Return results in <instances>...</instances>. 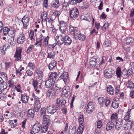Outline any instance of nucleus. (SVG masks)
<instances>
[{
    "label": "nucleus",
    "mask_w": 134,
    "mask_h": 134,
    "mask_svg": "<svg viewBox=\"0 0 134 134\" xmlns=\"http://www.w3.org/2000/svg\"><path fill=\"white\" fill-rule=\"evenodd\" d=\"M47 110L49 114H50L52 115L54 114L57 111V109L54 105H49L48 107L47 108Z\"/></svg>",
    "instance_id": "nucleus-16"
},
{
    "label": "nucleus",
    "mask_w": 134,
    "mask_h": 134,
    "mask_svg": "<svg viewBox=\"0 0 134 134\" xmlns=\"http://www.w3.org/2000/svg\"><path fill=\"white\" fill-rule=\"evenodd\" d=\"M106 17V15H105L104 13L103 12L102 13V14L100 15V19H104Z\"/></svg>",
    "instance_id": "nucleus-63"
},
{
    "label": "nucleus",
    "mask_w": 134,
    "mask_h": 134,
    "mask_svg": "<svg viewBox=\"0 0 134 134\" xmlns=\"http://www.w3.org/2000/svg\"><path fill=\"white\" fill-rule=\"evenodd\" d=\"M57 62L55 60H53L50 62L48 65L49 69L51 70L54 69L56 67Z\"/></svg>",
    "instance_id": "nucleus-24"
},
{
    "label": "nucleus",
    "mask_w": 134,
    "mask_h": 134,
    "mask_svg": "<svg viewBox=\"0 0 134 134\" xmlns=\"http://www.w3.org/2000/svg\"><path fill=\"white\" fill-rule=\"evenodd\" d=\"M22 49H17L14 55L15 58V60L18 61L21 59V53Z\"/></svg>",
    "instance_id": "nucleus-20"
},
{
    "label": "nucleus",
    "mask_w": 134,
    "mask_h": 134,
    "mask_svg": "<svg viewBox=\"0 0 134 134\" xmlns=\"http://www.w3.org/2000/svg\"><path fill=\"white\" fill-rule=\"evenodd\" d=\"M58 88L56 86H55L54 88H51L47 92V95L48 97L49 98H53L55 95V90L57 89Z\"/></svg>",
    "instance_id": "nucleus-10"
},
{
    "label": "nucleus",
    "mask_w": 134,
    "mask_h": 134,
    "mask_svg": "<svg viewBox=\"0 0 134 134\" xmlns=\"http://www.w3.org/2000/svg\"><path fill=\"white\" fill-rule=\"evenodd\" d=\"M7 45L6 44H4L3 47L2 49L1 50V52L3 54L5 53V50L6 49V47Z\"/></svg>",
    "instance_id": "nucleus-62"
},
{
    "label": "nucleus",
    "mask_w": 134,
    "mask_h": 134,
    "mask_svg": "<svg viewBox=\"0 0 134 134\" xmlns=\"http://www.w3.org/2000/svg\"><path fill=\"white\" fill-rule=\"evenodd\" d=\"M123 120L121 119H118L117 120L115 126V129L116 130H119L122 127L123 124Z\"/></svg>",
    "instance_id": "nucleus-19"
},
{
    "label": "nucleus",
    "mask_w": 134,
    "mask_h": 134,
    "mask_svg": "<svg viewBox=\"0 0 134 134\" xmlns=\"http://www.w3.org/2000/svg\"><path fill=\"white\" fill-rule=\"evenodd\" d=\"M4 91H2L0 92V98L1 99H3L5 98L6 97V95L5 94V92H3Z\"/></svg>",
    "instance_id": "nucleus-47"
},
{
    "label": "nucleus",
    "mask_w": 134,
    "mask_h": 134,
    "mask_svg": "<svg viewBox=\"0 0 134 134\" xmlns=\"http://www.w3.org/2000/svg\"><path fill=\"white\" fill-rule=\"evenodd\" d=\"M48 0H44L43 2V7L46 8H48Z\"/></svg>",
    "instance_id": "nucleus-60"
},
{
    "label": "nucleus",
    "mask_w": 134,
    "mask_h": 134,
    "mask_svg": "<svg viewBox=\"0 0 134 134\" xmlns=\"http://www.w3.org/2000/svg\"><path fill=\"white\" fill-rule=\"evenodd\" d=\"M34 110L32 109H29L27 115L29 117L32 118L34 116Z\"/></svg>",
    "instance_id": "nucleus-35"
},
{
    "label": "nucleus",
    "mask_w": 134,
    "mask_h": 134,
    "mask_svg": "<svg viewBox=\"0 0 134 134\" xmlns=\"http://www.w3.org/2000/svg\"><path fill=\"white\" fill-rule=\"evenodd\" d=\"M47 13L46 12H43L41 14V18L43 21L45 22L47 21L46 17Z\"/></svg>",
    "instance_id": "nucleus-39"
},
{
    "label": "nucleus",
    "mask_w": 134,
    "mask_h": 134,
    "mask_svg": "<svg viewBox=\"0 0 134 134\" xmlns=\"http://www.w3.org/2000/svg\"><path fill=\"white\" fill-rule=\"evenodd\" d=\"M84 126L82 125H79L77 130V134H82Z\"/></svg>",
    "instance_id": "nucleus-38"
},
{
    "label": "nucleus",
    "mask_w": 134,
    "mask_h": 134,
    "mask_svg": "<svg viewBox=\"0 0 134 134\" xmlns=\"http://www.w3.org/2000/svg\"><path fill=\"white\" fill-rule=\"evenodd\" d=\"M134 69L133 68V69H132V68H131V69H129L127 71H126L127 75L129 76L132 75L133 72L132 70Z\"/></svg>",
    "instance_id": "nucleus-50"
},
{
    "label": "nucleus",
    "mask_w": 134,
    "mask_h": 134,
    "mask_svg": "<svg viewBox=\"0 0 134 134\" xmlns=\"http://www.w3.org/2000/svg\"><path fill=\"white\" fill-rule=\"evenodd\" d=\"M133 122L131 121H128L126 123L127 127V129H129L131 128V125Z\"/></svg>",
    "instance_id": "nucleus-46"
},
{
    "label": "nucleus",
    "mask_w": 134,
    "mask_h": 134,
    "mask_svg": "<svg viewBox=\"0 0 134 134\" xmlns=\"http://www.w3.org/2000/svg\"><path fill=\"white\" fill-rule=\"evenodd\" d=\"M13 36L10 37L8 40V42L12 46H14L16 43V42L14 40Z\"/></svg>",
    "instance_id": "nucleus-27"
},
{
    "label": "nucleus",
    "mask_w": 134,
    "mask_h": 134,
    "mask_svg": "<svg viewBox=\"0 0 134 134\" xmlns=\"http://www.w3.org/2000/svg\"><path fill=\"white\" fill-rule=\"evenodd\" d=\"M34 46L33 45H31L30 47H29L26 51L27 53V54L29 53L31 51L32 49L34 48Z\"/></svg>",
    "instance_id": "nucleus-51"
},
{
    "label": "nucleus",
    "mask_w": 134,
    "mask_h": 134,
    "mask_svg": "<svg viewBox=\"0 0 134 134\" xmlns=\"http://www.w3.org/2000/svg\"><path fill=\"white\" fill-rule=\"evenodd\" d=\"M126 86L127 88L130 89L134 88V84L130 80H128L126 83Z\"/></svg>",
    "instance_id": "nucleus-32"
},
{
    "label": "nucleus",
    "mask_w": 134,
    "mask_h": 134,
    "mask_svg": "<svg viewBox=\"0 0 134 134\" xmlns=\"http://www.w3.org/2000/svg\"><path fill=\"white\" fill-rule=\"evenodd\" d=\"M16 32L17 31L14 28L9 29L8 35H9V34H10L12 35L11 37L13 36L14 37V36H15V35L16 34Z\"/></svg>",
    "instance_id": "nucleus-37"
},
{
    "label": "nucleus",
    "mask_w": 134,
    "mask_h": 134,
    "mask_svg": "<svg viewBox=\"0 0 134 134\" xmlns=\"http://www.w3.org/2000/svg\"><path fill=\"white\" fill-rule=\"evenodd\" d=\"M64 44L66 46L70 45L72 42L71 38L68 36H65L64 37Z\"/></svg>",
    "instance_id": "nucleus-21"
},
{
    "label": "nucleus",
    "mask_w": 134,
    "mask_h": 134,
    "mask_svg": "<svg viewBox=\"0 0 134 134\" xmlns=\"http://www.w3.org/2000/svg\"><path fill=\"white\" fill-rule=\"evenodd\" d=\"M104 76L106 79L111 78L115 74V71L114 70L111 69H106L104 72Z\"/></svg>",
    "instance_id": "nucleus-5"
},
{
    "label": "nucleus",
    "mask_w": 134,
    "mask_h": 134,
    "mask_svg": "<svg viewBox=\"0 0 134 134\" xmlns=\"http://www.w3.org/2000/svg\"><path fill=\"white\" fill-rule=\"evenodd\" d=\"M32 96L34 98L35 100L36 101L37 103H40L39 102V98L38 97L35 96L34 93H33Z\"/></svg>",
    "instance_id": "nucleus-58"
},
{
    "label": "nucleus",
    "mask_w": 134,
    "mask_h": 134,
    "mask_svg": "<svg viewBox=\"0 0 134 134\" xmlns=\"http://www.w3.org/2000/svg\"><path fill=\"white\" fill-rule=\"evenodd\" d=\"M114 124L112 122L109 121L108 122L107 124L106 130L107 131H109L114 126Z\"/></svg>",
    "instance_id": "nucleus-26"
},
{
    "label": "nucleus",
    "mask_w": 134,
    "mask_h": 134,
    "mask_svg": "<svg viewBox=\"0 0 134 134\" xmlns=\"http://www.w3.org/2000/svg\"><path fill=\"white\" fill-rule=\"evenodd\" d=\"M25 35L23 32L19 34L17 38V41L18 43L21 44L23 43L25 40Z\"/></svg>",
    "instance_id": "nucleus-13"
},
{
    "label": "nucleus",
    "mask_w": 134,
    "mask_h": 134,
    "mask_svg": "<svg viewBox=\"0 0 134 134\" xmlns=\"http://www.w3.org/2000/svg\"><path fill=\"white\" fill-rule=\"evenodd\" d=\"M81 18H83V19L89 21H90V16L88 14H85L83 16H82Z\"/></svg>",
    "instance_id": "nucleus-41"
},
{
    "label": "nucleus",
    "mask_w": 134,
    "mask_h": 134,
    "mask_svg": "<svg viewBox=\"0 0 134 134\" xmlns=\"http://www.w3.org/2000/svg\"><path fill=\"white\" fill-rule=\"evenodd\" d=\"M57 101L60 103V105L61 107H64L65 106V105L66 103V101L64 99H60V98H57Z\"/></svg>",
    "instance_id": "nucleus-33"
},
{
    "label": "nucleus",
    "mask_w": 134,
    "mask_h": 134,
    "mask_svg": "<svg viewBox=\"0 0 134 134\" xmlns=\"http://www.w3.org/2000/svg\"><path fill=\"white\" fill-rule=\"evenodd\" d=\"M104 100V98L102 97H99L98 99V102L100 105L103 104Z\"/></svg>",
    "instance_id": "nucleus-53"
},
{
    "label": "nucleus",
    "mask_w": 134,
    "mask_h": 134,
    "mask_svg": "<svg viewBox=\"0 0 134 134\" xmlns=\"http://www.w3.org/2000/svg\"><path fill=\"white\" fill-rule=\"evenodd\" d=\"M70 18L72 20H75L78 17L79 12L78 9L76 8L71 9L70 11Z\"/></svg>",
    "instance_id": "nucleus-4"
},
{
    "label": "nucleus",
    "mask_w": 134,
    "mask_h": 134,
    "mask_svg": "<svg viewBox=\"0 0 134 134\" xmlns=\"http://www.w3.org/2000/svg\"><path fill=\"white\" fill-rule=\"evenodd\" d=\"M32 85L35 91L39 93L40 92L39 90L41 88V83L39 82L36 80H33L32 81Z\"/></svg>",
    "instance_id": "nucleus-12"
},
{
    "label": "nucleus",
    "mask_w": 134,
    "mask_h": 134,
    "mask_svg": "<svg viewBox=\"0 0 134 134\" xmlns=\"http://www.w3.org/2000/svg\"><path fill=\"white\" fill-rule=\"evenodd\" d=\"M111 106L114 108H117L119 106L118 103L115 100H113Z\"/></svg>",
    "instance_id": "nucleus-44"
},
{
    "label": "nucleus",
    "mask_w": 134,
    "mask_h": 134,
    "mask_svg": "<svg viewBox=\"0 0 134 134\" xmlns=\"http://www.w3.org/2000/svg\"><path fill=\"white\" fill-rule=\"evenodd\" d=\"M99 61V59L97 57H92L90 59V66L93 68L95 67L97 62Z\"/></svg>",
    "instance_id": "nucleus-15"
},
{
    "label": "nucleus",
    "mask_w": 134,
    "mask_h": 134,
    "mask_svg": "<svg viewBox=\"0 0 134 134\" xmlns=\"http://www.w3.org/2000/svg\"><path fill=\"white\" fill-rule=\"evenodd\" d=\"M29 99L28 96L23 94L21 95V100L23 103H27L28 102Z\"/></svg>",
    "instance_id": "nucleus-29"
},
{
    "label": "nucleus",
    "mask_w": 134,
    "mask_h": 134,
    "mask_svg": "<svg viewBox=\"0 0 134 134\" xmlns=\"http://www.w3.org/2000/svg\"><path fill=\"white\" fill-rule=\"evenodd\" d=\"M126 43L127 45H132L134 44V39L131 37H128L126 38Z\"/></svg>",
    "instance_id": "nucleus-22"
},
{
    "label": "nucleus",
    "mask_w": 134,
    "mask_h": 134,
    "mask_svg": "<svg viewBox=\"0 0 134 134\" xmlns=\"http://www.w3.org/2000/svg\"><path fill=\"white\" fill-rule=\"evenodd\" d=\"M56 74L53 73H52L50 75L47 80L45 82V84L46 87L48 88H53V87L54 85L55 81L56 79Z\"/></svg>",
    "instance_id": "nucleus-3"
},
{
    "label": "nucleus",
    "mask_w": 134,
    "mask_h": 134,
    "mask_svg": "<svg viewBox=\"0 0 134 134\" xmlns=\"http://www.w3.org/2000/svg\"><path fill=\"white\" fill-rule=\"evenodd\" d=\"M17 121V120H9L8 121V122L10 124L11 127L12 128H13L16 126Z\"/></svg>",
    "instance_id": "nucleus-31"
},
{
    "label": "nucleus",
    "mask_w": 134,
    "mask_h": 134,
    "mask_svg": "<svg viewBox=\"0 0 134 134\" xmlns=\"http://www.w3.org/2000/svg\"><path fill=\"white\" fill-rule=\"evenodd\" d=\"M36 73L40 78H41L43 77V71L42 70H37L36 71Z\"/></svg>",
    "instance_id": "nucleus-49"
},
{
    "label": "nucleus",
    "mask_w": 134,
    "mask_h": 134,
    "mask_svg": "<svg viewBox=\"0 0 134 134\" xmlns=\"http://www.w3.org/2000/svg\"><path fill=\"white\" fill-rule=\"evenodd\" d=\"M55 40L57 42V44L59 46L64 44V38L62 35L57 36L55 37Z\"/></svg>",
    "instance_id": "nucleus-17"
},
{
    "label": "nucleus",
    "mask_w": 134,
    "mask_h": 134,
    "mask_svg": "<svg viewBox=\"0 0 134 134\" xmlns=\"http://www.w3.org/2000/svg\"><path fill=\"white\" fill-rule=\"evenodd\" d=\"M56 74L57 78L59 79H63L65 84H67L69 81V77L68 73L67 72L59 70L57 74L56 72L53 73Z\"/></svg>",
    "instance_id": "nucleus-2"
},
{
    "label": "nucleus",
    "mask_w": 134,
    "mask_h": 134,
    "mask_svg": "<svg viewBox=\"0 0 134 134\" xmlns=\"http://www.w3.org/2000/svg\"><path fill=\"white\" fill-rule=\"evenodd\" d=\"M118 118V115L116 113L113 114L111 116V121L113 122H116Z\"/></svg>",
    "instance_id": "nucleus-36"
},
{
    "label": "nucleus",
    "mask_w": 134,
    "mask_h": 134,
    "mask_svg": "<svg viewBox=\"0 0 134 134\" xmlns=\"http://www.w3.org/2000/svg\"><path fill=\"white\" fill-rule=\"evenodd\" d=\"M49 39V37L48 36L45 38L44 40L43 43L46 46H47L48 44Z\"/></svg>",
    "instance_id": "nucleus-52"
},
{
    "label": "nucleus",
    "mask_w": 134,
    "mask_h": 134,
    "mask_svg": "<svg viewBox=\"0 0 134 134\" xmlns=\"http://www.w3.org/2000/svg\"><path fill=\"white\" fill-rule=\"evenodd\" d=\"M105 105L106 107H107L110 102V99L109 98H106L104 100Z\"/></svg>",
    "instance_id": "nucleus-54"
},
{
    "label": "nucleus",
    "mask_w": 134,
    "mask_h": 134,
    "mask_svg": "<svg viewBox=\"0 0 134 134\" xmlns=\"http://www.w3.org/2000/svg\"><path fill=\"white\" fill-rule=\"evenodd\" d=\"M51 5L52 7L55 8H58L59 5V1L58 0H54L51 3Z\"/></svg>",
    "instance_id": "nucleus-25"
},
{
    "label": "nucleus",
    "mask_w": 134,
    "mask_h": 134,
    "mask_svg": "<svg viewBox=\"0 0 134 134\" xmlns=\"http://www.w3.org/2000/svg\"><path fill=\"white\" fill-rule=\"evenodd\" d=\"M78 120L80 124V125H82L84 120L83 116V115H81L79 116Z\"/></svg>",
    "instance_id": "nucleus-45"
},
{
    "label": "nucleus",
    "mask_w": 134,
    "mask_h": 134,
    "mask_svg": "<svg viewBox=\"0 0 134 134\" xmlns=\"http://www.w3.org/2000/svg\"><path fill=\"white\" fill-rule=\"evenodd\" d=\"M23 24V27L24 29H26L29 25V19L27 15L24 16L21 20Z\"/></svg>",
    "instance_id": "nucleus-14"
},
{
    "label": "nucleus",
    "mask_w": 134,
    "mask_h": 134,
    "mask_svg": "<svg viewBox=\"0 0 134 134\" xmlns=\"http://www.w3.org/2000/svg\"><path fill=\"white\" fill-rule=\"evenodd\" d=\"M81 9H87L89 7L88 3L87 2L83 3L82 5L80 7Z\"/></svg>",
    "instance_id": "nucleus-43"
},
{
    "label": "nucleus",
    "mask_w": 134,
    "mask_h": 134,
    "mask_svg": "<svg viewBox=\"0 0 134 134\" xmlns=\"http://www.w3.org/2000/svg\"><path fill=\"white\" fill-rule=\"evenodd\" d=\"M129 114L128 113H126L125 114V116L124 118V120L126 121H129Z\"/></svg>",
    "instance_id": "nucleus-64"
},
{
    "label": "nucleus",
    "mask_w": 134,
    "mask_h": 134,
    "mask_svg": "<svg viewBox=\"0 0 134 134\" xmlns=\"http://www.w3.org/2000/svg\"><path fill=\"white\" fill-rule=\"evenodd\" d=\"M94 104L93 102H90L88 103L86 109V112L88 114H91L94 110Z\"/></svg>",
    "instance_id": "nucleus-9"
},
{
    "label": "nucleus",
    "mask_w": 134,
    "mask_h": 134,
    "mask_svg": "<svg viewBox=\"0 0 134 134\" xmlns=\"http://www.w3.org/2000/svg\"><path fill=\"white\" fill-rule=\"evenodd\" d=\"M26 73L27 75L30 76H32L33 75V72L30 70H28L26 71Z\"/></svg>",
    "instance_id": "nucleus-55"
},
{
    "label": "nucleus",
    "mask_w": 134,
    "mask_h": 134,
    "mask_svg": "<svg viewBox=\"0 0 134 134\" xmlns=\"http://www.w3.org/2000/svg\"><path fill=\"white\" fill-rule=\"evenodd\" d=\"M116 73L118 78H120L121 75V69L120 67H118L116 70Z\"/></svg>",
    "instance_id": "nucleus-34"
},
{
    "label": "nucleus",
    "mask_w": 134,
    "mask_h": 134,
    "mask_svg": "<svg viewBox=\"0 0 134 134\" xmlns=\"http://www.w3.org/2000/svg\"><path fill=\"white\" fill-rule=\"evenodd\" d=\"M76 131V127L75 126H70L69 131V134H75Z\"/></svg>",
    "instance_id": "nucleus-30"
},
{
    "label": "nucleus",
    "mask_w": 134,
    "mask_h": 134,
    "mask_svg": "<svg viewBox=\"0 0 134 134\" xmlns=\"http://www.w3.org/2000/svg\"><path fill=\"white\" fill-rule=\"evenodd\" d=\"M69 31L70 33L74 35V37L76 40L78 39L81 41H83L85 40L86 36L81 34L77 27H73L70 25L69 26Z\"/></svg>",
    "instance_id": "nucleus-1"
},
{
    "label": "nucleus",
    "mask_w": 134,
    "mask_h": 134,
    "mask_svg": "<svg viewBox=\"0 0 134 134\" xmlns=\"http://www.w3.org/2000/svg\"><path fill=\"white\" fill-rule=\"evenodd\" d=\"M107 91L108 93L110 94H114V88L111 86L109 85L107 87Z\"/></svg>",
    "instance_id": "nucleus-28"
},
{
    "label": "nucleus",
    "mask_w": 134,
    "mask_h": 134,
    "mask_svg": "<svg viewBox=\"0 0 134 134\" xmlns=\"http://www.w3.org/2000/svg\"><path fill=\"white\" fill-rule=\"evenodd\" d=\"M28 66L30 69H33L34 68H35V65L34 64L32 63H29Z\"/></svg>",
    "instance_id": "nucleus-57"
},
{
    "label": "nucleus",
    "mask_w": 134,
    "mask_h": 134,
    "mask_svg": "<svg viewBox=\"0 0 134 134\" xmlns=\"http://www.w3.org/2000/svg\"><path fill=\"white\" fill-rule=\"evenodd\" d=\"M59 29L61 33L63 34L65 33L68 28V26L67 23L63 21L60 22Z\"/></svg>",
    "instance_id": "nucleus-6"
},
{
    "label": "nucleus",
    "mask_w": 134,
    "mask_h": 134,
    "mask_svg": "<svg viewBox=\"0 0 134 134\" xmlns=\"http://www.w3.org/2000/svg\"><path fill=\"white\" fill-rule=\"evenodd\" d=\"M7 86V83L4 82L2 78L0 77V92L6 90Z\"/></svg>",
    "instance_id": "nucleus-18"
},
{
    "label": "nucleus",
    "mask_w": 134,
    "mask_h": 134,
    "mask_svg": "<svg viewBox=\"0 0 134 134\" xmlns=\"http://www.w3.org/2000/svg\"><path fill=\"white\" fill-rule=\"evenodd\" d=\"M47 58L53 59L55 57L54 51L52 49H49L47 51Z\"/></svg>",
    "instance_id": "nucleus-23"
},
{
    "label": "nucleus",
    "mask_w": 134,
    "mask_h": 134,
    "mask_svg": "<svg viewBox=\"0 0 134 134\" xmlns=\"http://www.w3.org/2000/svg\"><path fill=\"white\" fill-rule=\"evenodd\" d=\"M41 107V104L40 103L37 104H35V110L36 112H37L39 110Z\"/></svg>",
    "instance_id": "nucleus-48"
},
{
    "label": "nucleus",
    "mask_w": 134,
    "mask_h": 134,
    "mask_svg": "<svg viewBox=\"0 0 134 134\" xmlns=\"http://www.w3.org/2000/svg\"><path fill=\"white\" fill-rule=\"evenodd\" d=\"M64 90H64L62 91V94L63 93V92H64V91H66L67 92H69L70 93V87L69 86H66L65 87Z\"/></svg>",
    "instance_id": "nucleus-59"
},
{
    "label": "nucleus",
    "mask_w": 134,
    "mask_h": 134,
    "mask_svg": "<svg viewBox=\"0 0 134 134\" xmlns=\"http://www.w3.org/2000/svg\"><path fill=\"white\" fill-rule=\"evenodd\" d=\"M41 125L39 123L34 125L31 130V134H37L40 129Z\"/></svg>",
    "instance_id": "nucleus-7"
},
{
    "label": "nucleus",
    "mask_w": 134,
    "mask_h": 134,
    "mask_svg": "<svg viewBox=\"0 0 134 134\" xmlns=\"http://www.w3.org/2000/svg\"><path fill=\"white\" fill-rule=\"evenodd\" d=\"M49 120L43 121L42 123L41 127V133H45L47 131L48 127L49 124Z\"/></svg>",
    "instance_id": "nucleus-8"
},
{
    "label": "nucleus",
    "mask_w": 134,
    "mask_h": 134,
    "mask_svg": "<svg viewBox=\"0 0 134 134\" xmlns=\"http://www.w3.org/2000/svg\"><path fill=\"white\" fill-rule=\"evenodd\" d=\"M106 60V57L104 56L103 57H102L101 62L100 64V65L102 66L103 65V64H105Z\"/></svg>",
    "instance_id": "nucleus-56"
},
{
    "label": "nucleus",
    "mask_w": 134,
    "mask_h": 134,
    "mask_svg": "<svg viewBox=\"0 0 134 134\" xmlns=\"http://www.w3.org/2000/svg\"><path fill=\"white\" fill-rule=\"evenodd\" d=\"M46 109L44 108H41L40 111V117L43 118L44 121L49 120V117L46 115Z\"/></svg>",
    "instance_id": "nucleus-11"
},
{
    "label": "nucleus",
    "mask_w": 134,
    "mask_h": 134,
    "mask_svg": "<svg viewBox=\"0 0 134 134\" xmlns=\"http://www.w3.org/2000/svg\"><path fill=\"white\" fill-rule=\"evenodd\" d=\"M3 36H5L7 34L9 35V29L8 27H3Z\"/></svg>",
    "instance_id": "nucleus-40"
},
{
    "label": "nucleus",
    "mask_w": 134,
    "mask_h": 134,
    "mask_svg": "<svg viewBox=\"0 0 134 134\" xmlns=\"http://www.w3.org/2000/svg\"><path fill=\"white\" fill-rule=\"evenodd\" d=\"M69 4L72 5H74L76 4L77 3L76 0H69Z\"/></svg>",
    "instance_id": "nucleus-61"
},
{
    "label": "nucleus",
    "mask_w": 134,
    "mask_h": 134,
    "mask_svg": "<svg viewBox=\"0 0 134 134\" xmlns=\"http://www.w3.org/2000/svg\"><path fill=\"white\" fill-rule=\"evenodd\" d=\"M36 42L35 45H38V46L41 47L42 45V41L43 40V39H40L37 38L36 39Z\"/></svg>",
    "instance_id": "nucleus-42"
}]
</instances>
